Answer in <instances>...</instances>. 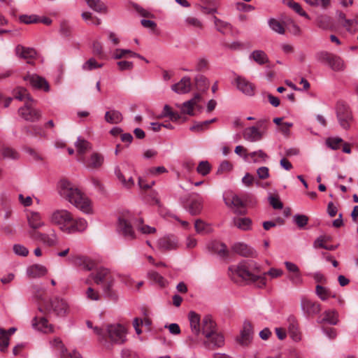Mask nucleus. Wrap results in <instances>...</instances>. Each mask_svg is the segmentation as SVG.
Instances as JSON below:
<instances>
[{
  "label": "nucleus",
  "mask_w": 358,
  "mask_h": 358,
  "mask_svg": "<svg viewBox=\"0 0 358 358\" xmlns=\"http://www.w3.org/2000/svg\"><path fill=\"white\" fill-rule=\"evenodd\" d=\"M228 273L231 280L236 282H245L255 284L259 288L266 285V279L262 275L261 266L252 259H244L237 265L230 266Z\"/></svg>",
  "instance_id": "1"
},
{
  "label": "nucleus",
  "mask_w": 358,
  "mask_h": 358,
  "mask_svg": "<svg viewBox=\"0 0 358 358\" xmlns=\"http://www.w3.org/2000/svg\"><path fill=\"white\" fill-rule=\"evenodd\" d=\"M50 220L68 234L83 232L87 227V222L84 218H74L69 211L64 209L54 210Z\"/></svg>",
  "instance_id": "2"
},
{
  "label": "nucleus",
  "mask_w": 358,
  "mask_h": 358,
  "mask_svg": "<svg viewBox=\"0 0 358 358\" xmlns=\"http://www.w3.org/2000/svg\"><path fill=\"white\" fill-rule=\"evenodd\" d=\"M87 327L93 329L94 332L98 336V341L106 348H110L113 343L122 344L126 340V331L124 327L119 324H110L106 328L93 327L90 320L86 322Z\"/></svg>",
  "instance_id": "3"
},
{
  "label": "nucleus",
  "mask_w": 358,
  "mask_h": 358,
  "mask_svg": "<svg viewBox=\"0 0 358 358\" xmlns=\"http://www.w3.org/2000/svg\"><path fill=\"white\" fill-rule=\"evenodd\" d=\"M59 194L75 207L86 214L92 213L90 199L69 181L62 180L59 183Z\"/></svg>",
  "instance_id": "4"
},
{
  "label": "nucleus",
  "mask_w": 358,
  "mask_h": 358,
  "mask_svg": "<svg viewBox=\"0 0 358 358\" xmlns=\"http://www.w3.org/2000/svg\"><path fill=\"white\" fill-rule=\"evenodd\" d=\"M90 277L96 285H101L105 297L117 301L118 295L113 289L115 285V276L112 272L106 268H97L94 272L90 274Z\"/></svg>",
  "instance_id": "5"
},
{
  "label": "nucleus",
  "mask_w": 358,
  "mask_h": 358,
  "mask_svg": "<svg viewBox=\"0 0 358 358\" xmlns=\"http://www.w3.org/2000/svg\"><path fill=\"white\" fill-rule=\"evenodd\" d=\"M28 234L33 241H38L46 247H55L59 243V237L57 232L51 227H49L45 232H41L38 230H29Z\"/></svg>",
  "instance_id": "6"
},
{
  "label": "nucleus",
  "mask_w": 358,
  "mask_h": 358,
  "mask_svg": "<svg viewBox=\"0 0 358 358\" xmlns=\"http://www.w3.org/2000/svg\"><path fill=\"white\" fill-rule=\"evenodd\" d=\"M133 217L130 213L122 214L118 217L117 231L127 240L136 238L132 227Z\"/></svg>",
  "instance_id": "7"
},
{
  "label": "nucleus",
  "mask_w": 358,
  "mask_h": 358,
  "mask_svg": "<svg viewBox=\"0 0 358 358\" xmlns=\"http://www.w3.org/2000/svg\"><path fill=\"white\" fill-rule=\"evenodd\" d=\"M45 308L49 312H52L56 316L64 317L70 312L68 303L63 299L55 297L46 305Z\"/></svg>",
  "instance_id": "8"
},
{
  "label": "nucleus",
  "mask_w": 358,
  "mask_h": 358,
  "mask_svg": "<svg viewBox=\"0 0 358 358\" xmlns=\"http://www.w3.org/2000/svg\"><path fill=\"white\" fill-rule=\"evenodd\" d=\"M34 103V102L27 101L18 109L19 115L27 122H36L41 118V110L35 108Z\"/></svg>",
  "instance_id": "9"
},
{
  "label": "nucleus",
  "mask_w": 358,
  "mask_h": 358,
  "mask_svg": "<svg viewBox=\"0 0 358 358\" xmlns=\"http://www.w3.org/2000/svg\"><path fill=\"white\" fill-rule=\"evenodd\" d=\"M336 115L342 128L348 129L352 122V115L349 106L343 102H338L336 105Z\"/></svg>",
  "instance_id": "10"
},
{
  "label": "nucleus",
  "mask_w": 358,
  "mask_h": 358,
  "mask_svg": "<svg viewBox=\"0 0 358 358\" xmlns=\"http://www.w3.org/2000/svg\"><path fill=\"white\" fill-rule=\"evenodd\" d=\"M178 245V238L173 234L165 235L157 241V247L162 251L176 250Z\"/></svg>",
  "instance_id": "11"
},
{
  "label": "nucleus",
  "mask_w": 358,
  "mask_h": 358,
  "mask_svg": "<svg viewBox=\"0 0 358 358\" xmlns=\"http://www.w3.org/2000/svg\"><path fill=\"white\" fill-rule=\"evenodd\" d=\"M32 327L45 334L52 333L54 327L49 323L48 319L44 316L36 315L31 320Z\"/></svg>",
  "instance_id": "12"
},
{
  "label": "nucleus",
  "mask_w": 358,
  "mask_h": 358,
  "mask_svg": "<svg viewBox=\"0 0 358 358\" xmlns=\"http://www.w3.org/2000/svg\"><path fill=\"white\" fill-rule=\"evenodd\" d=\"M252 326L250 322L245 321L240 336L236 338V342L242 346H248L252 341Z\"/></svg>",
  "instance_id": "13"
},
{
  "label": "nucleus",
  "mask_w": 358,
  "mask_h": 358,
  "mask_svg": "<svg viewBox=\"0 0 358 358\" xmlns=\"http://www.w3.org/2000/svg\"><path fill=\"white\" fill-rule=\"evenodd\" d=\"M24 80L29 83L31 86L36 89L43 90L45 92L50 90V85L48 81L44 78L36 74H27L24 77Z\"/></svg>",
  "instance_id": "14"
},
{
  "label": "nucleus",
  "mask_w": 358,
  "mask_h": 358,
  "mask_svg": "<svg viewBox=\"0 0 358 358\" xmlns=\"http://www.w3.org/2000/svg\"><path fill=\"white\" fill-rule=\"evenodd\" d=\"M201 100V95L199 93L195 94L192 99L187 101H185L182 104V113L184 114H187L191 116L194 115V108H197L199 110H201L202 107L198 104Z\"/></svg>",
  "instance_id": "15"
},
{
  "label": "nucleus",
  "mask_w": 358,
  "mask_h": 358,
  "mask_svg": "<svg viewBox=\"0 0 358 358\" xmlns=\"http://www.w3.org/2000/svg\"><path fill=\"white\" fill-rule=\"evenodd\" d=\"M27 220L30 230H38L45 225L41 215L38 212L28 211L27 213Z\"/></svg>",
  "instance_id": "16"
},
{
  "label": "nucleus",
  "mask_w": 358,
  "mask_h": 358,
  "mask_svg": "<svg viewBox=\"0 0 358 358\" xmlns=\"http://www.w3.org/2000/svg\"><path fill=\"white\" fill-rule=\"evenodd\" d=\"M243 138L249 142L260 141L264 137V132L255 126L245 128L243 131Z\"/></svg>",
  "instance_id": "17"
},
{
  "label": "nucleus",
  "mask_w": 358,
  "mask_h": 358,
  "mask_svg": "<svg viewBox=\"0 0 358 358\" xmlns=\"http://www.w3.org/2000/svg\"><path fill=\"white\" fill-rule=\"evenodd\" d=\"M235 83L238 90L247 96L255 94V85L245 78L237 76Z\"/></svg>",
  "instance_id": "18"
},
{
  "label": "nucleus",
  "mask_w": 358,
  "mask_h": 358,
  "mask_svg": "<svg viewBox=\"0 0 358 358\" xmlns=\"http://www.w3.org/2000/svg\"><path fill=\"white\" fill-rule=\"evenodd\" d=\"M287 326L291 338L295 341H300L301 334L299 323L295 316L291 315L288 317L287 320Z\"/></svg>",
  "instance_id": "19"
},
{
  "label": "nucleus",
  "mask_w": 358,
  "mask_h": 358,
  "mask_svg": "<svg viewBox=\"0 0 358 358\" xmlns=\"http://www.w3.org/2000/svg\"><path fill=\"white\" fill-rule=\"evenodd\" d=\"M301 306L303 311L308 315H317L321 310L320 303L306 298L301 299Z\"/></svg>",
  "instance_id": "20"
},
{
  "label": "nucleus",
  "mask_w": 358,
  "mask_h": 358,
  "mask_svg": "<svg viewBox=\"0 0 358 358\" xmlns=\"http://www.w3.org/2000/svg\"><path fill=\"white\" fill-rule=\"evenodd\" d=\"M215 331L216 324L213 320L212 317L209 315H205L201 321V333L205 337H209Z\"/></svg>",
  "instance_id": "21"
},
{
  "label": "nucleus",
  "mask_w": 358,
  "mask_h": 358,
  "mask_svg": "<svg viewBox=\"0 0 358 358\" xmlns=\"http://www.w3.org/2000/svg\"><path fill=\"white\" fill-rule=\"evenodd\" d=\"M206 341L203 342L205 346L208 349H214L215 348H220L224 345V336L217 333L214 332L209 337H206Z\"/></svg>",
  "instance_id": "22"
},
{
  "label": "nucleus",
  "mask_w": 358,
  "mask_h": 358,
  "mask_svg": "<svg viewBox=\"0 0 358 358\" xmlns=\"http://www.w3.org/2000/svg\"><path fill=\"white\" fill-rule=\"evenodd\" d=\"M22 131L27 136L39 137L47 138L48 136L45 131L39 125L26 126L22 129Z\"/></svg>",
  "instance_id": "23"
},
{
  "label": "nucleus",
  "mask_w": 358,
  "mask_h": 358,
  "mask_svg": "<svg viewBox=\"0 0 358 358\" xmlns=\"http://www.w3.org/2000/svg\"><path fill=\"white\" fill-rule=\"evenodd\" d=\"M188 319L192 334L198 337L201 334V317L199 314L194 311H190L188 314Z\"/></svg>",
  "instance_id": "24"
},
{
  "label": "nucleus",
  "mask_w": 358,
  "mask_h": 358,
  "mask_svg": "<svg viewBox=\"0 0 358 358\" xmlns=\"http://www.w3.org/2000/svg\"><path fill=\"white\" fill-rule=\"evenodd\" d=\"M191 79L189 77H183L178 83L171 86L173 91L178 94H186L191 90Z\"/></svg>",
  "instance_id": "25"
},
{
  "label": "nucleus",
  "mask_w": 358,
  "mask_h": 358,
  "mask_svg": "<svg viewBox=\"0 0 358 358\" xmlns=\"http://www.w3.org/2000/svg\"><path fill=\"white\" fill-rule=\"evenodd\" d=\"M75 265L85 271H91L95 267V262L85 256H76L73 259Z\"/></svg>",
  "instance_id": "26"
},
{
  "label": "nucleus",
  "mask_w": 358,
  "mask_h": 358,
  "mask_svg": "<svg viewBox=\"0 0 358 358\" xmlns=\"http://www.w3.org/2000/svg\"><path fill=\"white\" fill-rule=\"evenodd\" d=\"M203 199L196 195L195 198H192L188 206V211L192 215H197L201 213L203 209Z\"/></svg>",
  "instance_id": "27"
},
{
  "label": "nucleus",
  "mask_w": 358,
  "mask_h": 358,
  "mask_svg": "<svg viewBox=\"0 0 358 358\" xmlns=\"http://www.w3.org/2000/svg\"><path fill=\"white\" fill-rule=\"evenodd\" d=\"M15 52L17 57L23 59H32L36 55V52L34 48H26L22 45H17Z\"/></svg>",
  "instance_id": "28"
},
{
  "label": "nucleus",
  "mask_w": 358,
  "mask_h": 358,
  "mask_svg": "<svg viewBox=\"0 0 358 358\" xmlns=\"http://www.w3.org/2000/svg\"><path fill=\"white\" fill-rule=\"evenodd\" d=\"M252 221L249 217H234L232 220L233 226L242 231H249L252 229Z\"/></svg>",
  "instance_id": "29"
},
{
  "label": "nucleus",
  "mask_w": 358,
  "mask_h": 358,
  "mask_svg": "<svg viewBox=\"0 0 358 358\" xmlns=\"http://www.w3.org/2000/svg\"><path fill=\"white\" fill-rule=\"evenodd\" d=\"M208 248L221 257H228L229 251L227 245L222 243L216 241H213L209 244Z\"/></svg>",
  "instance_id": "30"
},
{
  "label": "nucleus",
  "mask_w": 358,
  "mask_h": 358,
  "mask_svg": "<svg viewBox=\"0 0 358 358\" xmlns=\"http://www.w3.org/2000/svg\"><path fill=\"white\" fill-rule=\"evenodd\" d=\"M47 273L46 268L41 264H34L27 269V274L29 277L36 278L43 276Z\"/></svg>",
  "instance_id": "31"
},
{
  "label": "nucleus",
  "mask_w": 358,
  "mask_h": 358,
  "mask_svg": "<svg viewBox=\"0 0 358 358\" xmlns=\"http://www.w3.org/2000/svg\"><path fill=\"white\" fill-rule=\"evenodd\" d=\"M13 99H17L19 101H31L35 102L34 99L30 96L27 89L20 87L15 89L13 92Z\"/></svg>",
  "instance_id": "32"
},
{
  "label": "nucleus",
  "mask_w": 358,
  "mask_h": 358,
  "mask_svg": "<svg viewBox=\"0 0 358 358\" xmlns=\"http://www.w3.org/2000/svg\"><path fill=\"white\" fill-rule=\"evenodd\" d=\"M103 156L98 152H94L86 163V166L91 169L99 168L103 163Z\"/></svg>",
  "instance_id": "33"
},
{
  "label": "nucleus",
  "mask_w": 358,
  "mask_h": 358,
  "mask_svg": "<svg viewBox=\"0 0 358 358\" xmlns=\"http://www.w3.org/2000/svg\"><path fill=\"white\" fill-rule=\"evenodd\" d=\"M249 58L250 59H253L259 65H264L269 62L267 55L263 50H260L252 51L250 55Z\"/></svg>",
  "instance_id": "34"
},
{
  "label": "nucleus",
  "mask_w": 358,
  "mask_h": 358,
  "mask_svg": "<svg viewBox=\"0 0 358 358\" xmlns=\"http://www.w3.org/2000/svg\"><path fill=\"white\" fill-rule=\"evenodd\" d=\"M114 172L117 178L119 180V181L121 182L123 187L127 189H130L134 185V180L133 178L131 176L129 178L128 180H126L121 171L120 166H115Z\"/></svg>",
  "instance_id": "35"
},
{
  "label": "nucleus",
  "mask_w": 358,
  "mask_h": 358,
  "mask_svg": "<svg viewBox=\"0 0 358 358\" xmlns=\"http://www.w3.org/2000/svg\"><path fill=\"white\" fill-rule=\"evenodd\" d=\"M232 250L238 255L244 257L252 256L253 251L248 245L243 243H236L232 246Z\"/></svg>",
  "instance_id": "36"
},
{
  "label": "nucleus",
  "mask_w": 358,
  "mask_h": 358,
  "mask_svg": "<svg viewBox=\"0 0 358 358\" xmlns=\"http://www.w3.org/2000/svg\"><path fill=\"white\" fill-rule=\"evenodd\" d=\"M122 119V113L116 110L107 111L105 114V120L110 124H118Z\"/></svg>",
  "instance_id": "37"
},
{
  "label": "nucleus",
  "mask_w": 358,
  "mask_h": 358,
  "mask_svg": "<svg viewBox=\"0 0 358 358\" xmlns=\"http://www.w3.org/2000/svg\"><path fill=\"white\" fill-rule=\"evenodd\" d=\"M75 146L78 153L80 155H83L92 148L91 143L81 137L78 138L77 141L75 143Z\"/></svg>",
  "instance_id": "38"
},
{
  "label": "nucleus",
  "mask_w": 358,
  "mask_h": 358,
  "mask_svg": "<svg viewBox=\"0 0 358 358\" xmlns=\"http://www.w3.org/2000/svg\"><path fill=\"white\" fill-rule=\"evenodd\" d=\"M224 201L229 207L232 206L236 208L244 206L243 200L236 194H231L230 197L229 196H224Z\"/></svg>",
  "instance_id": "39"
},
{
  "label": "nucleus",
  "mask_w": 358,
  "mask_h": 358,
  "mask_svg": "<svg viewBox=\"0 0 358 358\" xmlns=\"http://www.w3.org/2000/svg\"><path fill=\"white\" fill-rule=\"evenodd\" d=\"M322 321L331 325H336L338 322V313L336 310H329L324 313Z\"/></svg>",
  "instance_id": "40"
},
{
  "label": "nucleus",
  "mask_w": 358,
  "mask_h": 358,
  "mask_svg": "<svg viewBox=\"0 0 358 358\" xmlns=\"http://www.w3.org/2000/svg\"><path fill=\"white\" fill-rule=\"evenodd\" d=\"M194 80L196 88L198 91L205 92L208 89L210 83L204 76L200 74L197 75L195 77Z\"/></svg>",
  "instance_id": "41"
},
{
  "label": "nucleus",
  "mask_w": 358,
  "mask_h": 358,
  "mask_svg": "<svg viewBox=\"0 0 358 358\" xmlns=\"http://www.w3.org/2000/svg\"><path fill=\"white\" fill-rule=\"evenodd\" d=\"M329 66L334 71H343L345 69L343 60L340 57L335 55H332Z\"/></svg>",
  "instance_id": "42"
},
{
  "label": "nucleus",
  "mask_w": 358,
  "mask_h": 358,
  "mask_svg": "<svg viewBox=\"0 0 358 358\" xmlns=\"http://www.w3.org/2000/svg\"><path fill=\"white\" fill-rule=\"evenodd\" d=\"M88 6L98 13H106L107 6L100 0H85Z\"/></svg>",
  "instance_id": "43"
},
{
  "label": "nucleus",
  "mask_w": 358,
  "mask_h": 358,
  "mask_svg": "<svg viewBox=\"0 0 358 358\" xmlns=\"http://www.w3.org/2000/svg\"><path fill=\"white\" fill-rule=\"evenodd\" d=\"M194 228L196 233L199 234H208L211 231L210 225L201 219L195 220Z\"/></svg>",
  "instance_id": "44"
},
{
  "label": "nucleus",
  "mask_w": 358,
  "mask_h": 358,
  "mask_svg": "<svg viewBox=\"0 0 358 358\" xmlns=\"http://www.w3.org/2000/svg\"><path fill=\"white\" fill-rule=\"evenodd\" d=\"M246 156L250 157L251 161L254 163L265 162L268 158V155L262 150L252 152Z\"/></svg>",
  "instance_id": "45"
},
{
  "label": "nucleus",
  "mask_w": 358,
  "mask_h": 358,
  "mask_svg": "<svg viewBox=\"0 0 358 358\" xmlns=\"http://www.w3.org/2000/svg\"><path fill=\"white\" fill-rule=\"evenodd\" d=\"M52 348L59 350L60 352L61 357L66 358V354H67V349L64 346L62 340L59 338H55L50 342Z\"/></svg>",
  "instance_id": "46"
},
{
  "label": "nucleus",
  "mask_w": 358,
  "mask_h": 358,
  "mask_svg": "<svg viewBox=\"0 0 358 358\" xmlns=\"http://www.w3.org/2000/svg\"><path fill=\"white\" fill-rule=\"evenodd\" d=\"M213 20L217 31L222 34H224V31L229 29L231 27L230 23L223 21L221 19L217 17L215 15L213 16Z\"/></svg>",
  "instance_id": "47"
},
{
  "label": "nucleus",
  "mask_w": 358,
  "mask_h": 358,
  "mask_svg": "<svg viewBox=\"0 0 358 358\" xmlns=\"http://www.w3.org/2000/svg\"><path fill=\"white\" fill-rule=\"evenodd\" d=\"M270 28L279 34H284L285 32L283 24L275 18H270L268 21Z\"/></svg>",
  "instance_id": "48"
},
{
  "label": "nucleus",
  "mask_w": 358,
  "mask_h": 358,
  "mask_svg": "<svg viewBox=\"0 0 358 358\" xmlns=\"http://www.w3.org/2000/svg\"><path fill=\"white\" fill-rule=\"evenodd\" d=\"M284 3L287 5L289 8H292L299 15L308 18V15L302 9L299 3L294 1L293 0H284Z\"/></svg>",
  "instance_id": "49"
},
{
  "label": "nucleus",
  "mask_w": 358,
  "mask_h": 358,
  "mask_svg": "<svg viewBox=\"0 0 358 358\" xmlns=\"http://www.w3.org/2000/svg\"><path fill=\"white\" fill-rule=\"evenodd\" d=\"M315 293L317 296L322 301L327 300L331 296V293L329 289L322 285H317L315 287Z\"/></svg>",
  "instance_id": "50"
},
{
  "label": "nucleus",
  "mask_w": 358,
  "mask_h": 358,
  "mask_svg": "<svg viewBox=\"0 0 358 358\" xmlns=\"http://www.w3.org/2000/svg\"><path fill=\"white\" fill-rule=\"evenodd\" d=\"M102 66L103 64H99L94 58H90L82 65V69L83 71H92Z\"/></svg>",
  "instance_id": "51"
},
{
  "label": "nucleus",
  "mask_w": 358,
  "mask_h": 358,
  "mask_svg": "<svg viewBox=\"0 0 358 358\" xmlns=\"http://www.w3.org/2000/svg\"><path fill=\"white\" fill-rule=\"evenodd\" d=\"M9 345V338L5 329L0 327V350L4 352Z\"/></svg>",
  "instance_id": "52"
},
{
  "label": "nucleus",
  "mask_w": 358,
  "mask_h": 358,
  "mask_svg": "<svg viewBox=\"0 0 358 358\" xmlns=\"http://www.w3.org/2000/svg\"><path fill=\"white\" fill-rule=\"evenodd\" d=\"M333 55L327 51H320L316 53L315 58L319 62L329 65Z\"/></svg>",
  "instance_id": "53"
},
{
  "label": "nucleus",
  "mask_w": 358,
  "mask_h": 358,
  "mask_svg": "<svg viewBox=\"0 0 358 358\" xmlns=\"http://www.w3.org/2000/svg\"><path fill=\"white\" fill-rule=\"evenodd\" d=\"M293 221L299 229H303L308 224V217L305 215L296 214L293 216Z\"/></svg>",
  "instance_id": "54"
},
{
  "label": "nucleus",
  "mask_w": 358,
  "mask_h": 358,
  "mask_svg": "<svg viewBox=\"0 0 358 358\" xmlns=\"http://www.w3.org/2000/svg\"><path fill=\"white\" fill-rule=\"evenodd\" d=\"M149 278L152 280L154 282L157 283L161 287L164 286L165 285V279L163 276H162L159 273L156 271H150L148 272Z\"/></svg>",
  "instance_id": "55"
},
{
  "label": "nucleus",
  "mask_w": 358,
  "mask_h": 358,
  "mask_svg": "<svg viewBox=\"0 0 358 358\" xmlns=\"http://www.w3.org/2000/svg\"><path fill=\"white\" fill-rule=\"evenodd\" d=\"M59 32L64 37H69L71 36L72 32V27L70 25L68 21L62 20L61 22Z\"/></svg>",
  "instance_id": "56"
},
{
  "label": "nucleus",
  "mask_w": 358,
  "mask_h": 358,
  "mask_svg": "<svg viewBox=\"0 0 358 358\" xmlns=\"http://www.w3.org/2000/svg\"><path fill=\"white\" fill-rule=\"evenodd\" d=\"M81 15L83 19L88 24L94 25H99L101 24V20L93 17L92 13L90 12H83Z\"/></svg>",
  "instance_id": "57"
},
{
  "label": "nucleus",
  "mask_w": 358,
  "mask_h": 358,
  "mask_svg": "<svg viewBox=\"0 0 358 358\" xmlns=\"http://www.w3.org/2000/svg\"><path fill=\"white\" fill-rule=\"evenodd\" d=\"M210 169H211L210 165L208 161H201L199 164V165L196 168V171L201 175L206 176L207 174L209 173Z\"/></svg>",
  "instance_id": "58"
},
{
  "label": "nucleus",
  "mask_w": 358,
  "mask_h": 358,
  "mask_svg": "<svg viewBox=\"0 0 358 358\" xmlns=\"http://www.w3.org/2000/svg\"><path fill=\"white\" fill-rule=\"evenodd\" d=\"M343 142L341 138H329L326 140L327 145L331 150H336L339 149L341 143Z\"/></svg>",
  "instance_id": "59"
},
{
  "label": "nucleus",
  "mask_w": 358,
  "mask_h": 358,
  "mask_svg": "<svg viewBox=\"0 0 358 358\" xmlns=\"http://www.w3.org/2000/svg\"><path fill=\"white\" fill-rule=\"evenodd\" d=\"M2 155L4 158L11 159H17L19 157L18 152L10 148H4L2 150Z\"/></svg>",
  "instance_id": "60"
},
{
  "label": "nucleus",
  "mask_w": 358,
  "mask_h": 358,
  "mask_svg": "<svg viewBox=\"0 0 358 358\" xmlns=\"http://www.w3.org/2000/svg\"><path fill=\"white\" fill-rule=\"evenodd\" d=\"M20 20L24 24L37 23L39 22V17L36 15H22L20 16Z\"/></svg>",
  "instance_id": "61"
},
{
  "label": "nucleus",
  "mask_w": 358,
  "mask_h": 358,
  "mask_svg": "<svg viewBox=\"0 0 358 358\" xmlns=\"http://www.w3.org/2000/svg\"><path fill=\"white\" fill-rule=\"evenodd\" d=\"M270 205L276 210H280L283 208V203L278 196L271 195L268 198Z\"/></svg>",
  "instance_id": "62"
},
{
  "label": "nucleus",
  "mask_w": 358,
  "mask_h": 358,
  "mask_svg": "<svg viewBox=\"0 0 358 358\" xmlns=\"http://www.w3.org/2000/svg\"><path fill=\"white\" fill-rule=\"evenodd\" d=\"M287 278L294 285H299L303 282V278L300 271L290 273Z\"/></svg>",
  "instance_id": "63"
},
{
  "label": "nucleus",
  "mask_w": 358,
  "mask_h": 358,
  "mask_svg": "<svg viewBox=\"0 0 358 358\" xmlns=\"http://www.w3.org/2000/svg\"><path fill=\"white\" fill-rule=\"evenodd\" d=\"M185 23L189 26H192L195 28L202 29L203 28V23L202 22L194 17H187L185 19Z\"/></svg>",
  "instance_id": "64"
}]
</instances>
